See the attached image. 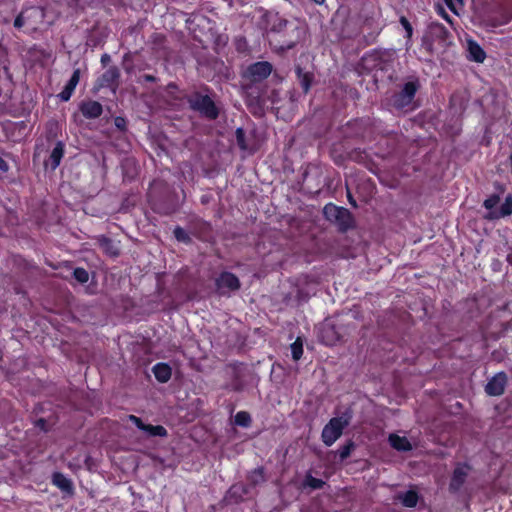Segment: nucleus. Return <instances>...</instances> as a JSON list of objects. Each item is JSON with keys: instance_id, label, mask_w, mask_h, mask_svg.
Instances as JSON below:
<instances>
[{"instance_id": "obj_1", "label": "nucleus", "mask_w": 512, "mask_h": 512, "mask_svg": "<svg viewBox=\"0 0 512 512\" xmlns=\"http://www.w3.org/2000/svg\"><path fill=\"white\" fill-rule=\"evenodd\" d=\"M45 19V10L40 6H29L21 10L14 20V27L24 28L25 32L32 33L41 28Z\"/></svg>"}, {"instance_id": "obj_2", "label": "nucleus", "mask_w": 512, "mask_h": 512, "mask_svg": "<svg viewBox=\"0 0 512 512\" xmlns=\"http://www.w3.org/2000/svg\"><path fill=\"white\" fill-rule=\"evenodd\" d=\"M497 188L499 193L490 195L483 202V206L488 210V213L484 216L487 220H496L512 214V195H507L502 205L498 207L500 194L504 192V189L500 184H497Z\"/></svg>"}, {"instance_id": "obj_3", "label": "nucleus", "mask_w": 512, "mask_h": 512, "mask_svg": "<svg viewBox=\"0 0 512 512\" xmlns=\"http://www.w3.org/2000/svg\"><path fill=\"white\" fill-rule=\"evenodd\" d=\"M306 33L305 26L297 20L289 21L285 29L284 37L280 43L274 45L275 50L286 51L294 48L304 37Z\"/></svg>"}, {"instance_id": "obj_4", "label": "nucleus", "mask_w": 512, "mask_h": 512, "mask_svg": "<svg viewBox=\"0 0 512 512\" xmlns=\"http://www.w3.org/2000/svg\"><path fill=\"white\" fill-rule=\"evenodd\" d=\"M187 102L192 110L199 112L208 119L214 120L219 115L214 101L208 95L194 92L188 96Z\"/></svg>"}, {"instance_id": "obj_5", "label": "nucleus", "mask_w": 512, "mask_h": 512, "mask_svg": "<svg viewBox=\"0 0 512 512\" xmlns=\"http://www.w3.org/2000/svg\"><path fill=\"white\" fill-rule=\"evenodd\" d=\"M323 214L328 221L335 223L342 232L353 226V217L350 211L344 207L329 203L324 206Z\"/></svg>"}, {"instance_id": "obj_6", "label": "nucleus", "mask_w": 512, "mask_h": 512, "mask_svg": "<svg viewBox=\"0 0 512 512\" xmlns=\"http://www.w3.org/2000/svg\"><path fill=\"white\" fill-rule=\"evenodd\" d=\"M419 88L420 83L417 79L406 82L402 89L393 95L391 99L393 107L398 110H403L409 107L412 104Z\"/></svg>"}, {"instance_id": "obj_7", "label": "nucleus", "mask_w": 512, "mask_h": 512, "mask_svg": "<svg viewBox=\"0 0 512 512\" xmlns=\"http://www.w3.org/2000/svg\"><path fill=\"white\" fill-rule=\"evenodd\" d=\"M266 22V30L269 37L270 44L274 47L275 44L281 42L278 39V35L282 33V30L287 28L289 20L284 19L278 13L268 12L264 15Z\"/></svg>"}, {"instance_id": "obj_8", "label": "nucleus", "mask_w": 512, "mask_h": 512, "mask_svg": "<svg viewBox=\"0 0 512 512\" xmlns=\"http://www.w3.org/2000/svg\"><path fill=\"white\" fill-rule=\"evenodd\" d=\"M349 424V419L343 416L332 418L322 430V440L325 445L331 446L342 435L343 429Z\"/></svg>"}, {"instance_id": "obj_9", "label": "nucleus", "mask_w": 512, "mask_h": 512, "mask_svg": "<svg viewBox=\"0 0 512 512\" xmlns=\"http://www.w3.org/2000/svg\"><path fill=\"white\" fill-rule=\"evenodd\" d=\"M272 72V65L267 61L256 62L247 69V75L252 82L266 79Z\"/></svg>"}, {"instance_id": "obj_10", "label": "nucleus", "mask_w": 512, "mask_h": 512, "mask_svg": "<svg viewBox=\"0 0 512 512\" xmlns=\"http://www.w3.org/2000/svg\"><path fill=\"white\" fill-rule=\"evenodd\" d=\"M506 384L507 375L504 372H499L488 381L485 392L489 396H500L504 393Z\"/></svg>"}, {"instance_id": "obj_11", "label": "nucleus", "mask_w": 512, "mask_h": 512, "mask_svg": "<svg viewBox=\"0 0 512 512\" xmlns=\"http://www.w3.org/2000/svg\"><path fill=\"white\" fill-rule=\"evenodd\" d=\"M216 285L218 290L225 293L227 291L238 290L240 288V281L234 274L230 272H223L216 279Z\"/></svg>"}, {"instance_id": "obj_12", "label": "nucleus", "mask_w": 512, "mask_h": 512, "mask_svg": "<svg viewBox=\"0 0 512 512\" xmlns=\"http://www.w3.org/2000/svg\"><path fill=\"white\" fill-rule=\"evenodd\" d=\"M79 109L82 115L87 119H96L103 112L102 105L98 101L94 100L83 101L80 104Z\"/></svg>"}, {"instance_id": "obj_13", "label": "nucleus", "mask_w": 512, "mask_h": 512, "mask_svg": "<svg viewBox=\"0 0 512 512\" xmlns=\"http://www.w3.org/2000/svg\"><path fill=\"white\" fill-rule=\"evenodd\" d=\"M120 71L116 66L109 67L98 79L100 87H115L117 86Z\"/></svg>"}, {"instance_id": "obj_14", "label": "nucleus", "mask_w": 512, "mask_h": 512, "mask_svg": "<svg viewBox=\"0 0 512 512\" xmlns=\"http://www.w3.org/2000/svg\"><path fill=\"white\" fill-rule=\"evenodd\" d=\"M79 80L80 69H75L63 90L58 94V98L64 102L68 101L71 98L76 86L78 85Z\"/></svg>"}, {"instance_id": "obj_15", "label": "nucleus", "mask_w": 512, "mask_h": 512, "mask_svg": "<svg viewBox=\"0 0 512 512\" xmlns=\"http://www.w3.org/2000/svg\"><path fill=\"white\" fill-rule=\"evenodd\" d=\"M295 72L297 75V79L304 91V93H308L311 88V85L314 81V74L311 71L304 70L299 65L296 66Z\"/></svg>"}, {"instance_id": "obj_16", "label": "nucleus", "mask_w": 512, "mask_h": 512, "mask_svg": "<svg viewBox=\"0 0 512 512\" xmlns=\"http://www.w3.org/2000/svg\"><path fill=\"white\" fill-rule=\"evenodd\" d=\"M468 46V58L477 63H483L486 58V53L482 47L474 40L467 41Z\"/></svg>"}, {"instance_id": "obj_17", "label": "nucleus", "mask_w": 512, "mask_h": 512, "mask_svg": "<svg viewBox=\"0 0 512 512\" xmlns=\"http://www.w3.org/2000/svg\"><path fill=\"white\" fill-rule=\"evenodd\" d=\"M53 484L58 487L61 491L68 494H73L74 486L72 481L67 478L64 474L56 472L52 476Z\"/></svg>"}, {"instance_id": "obj_18", "label": "nucleus", "mask_w": 512, "mask_h": 512, "mask_svg": "<svg viewBox=\"0 0 512 512\" xmlns=\"http://www.w3.org/2000/svg\"><path fill=\"white\" fill-rule=\"evenodd\" d=\"M389 443L390 445L397 451L400 452H407L412 450V444L405 436H399L397 434H390L389 435Z\"/></svg>"}, {"instance_id": "obj_19", "label": "nucleus", "mask_w": 512, "mask_h": 512, "mask_svg": "<svg viewBox=\"0 0 512 512\" xmlns=\"http://www.w3.org/2000/svg\"><path fill=\"white\" fill-rule=\"evenodd\" d=\"M468 470H469L468 466H465V465L457 466L455 468L451 482H450V488L452 490L456 491L462 486V484L464 483V481L467 477Z\"/></svg>"}, {"instance_id": "obj_20", "label": "nucleus", "mask_w": 512, "mask_h": 512, "mask_svg": "<svg viewBox=\"0 0 512 512\" xmlns=\"http://www.w3.org/2000/svg\"><path fill=\"white\" fill-rule=\"evenodd\" d=\"M152 370L155 378L161 383H166L171 378L172 371L166 363H157Z\"/></svg>"}, {"instance_id": "obj_21", "label": "nucleus", "mask_w": 512, "mask_h": 512, "mask_svg": "<svg viewBox=\"0 0 512 512\" xmlns=\"http://www.w3.org/2000/svg\"><path fill=\"white\" fill-rule=\"evenodd\" d=\"M97 242H98L100 248L107 254L112 255V256L119 255V249H118L117 245L110 238H108L104 235H100L97 237Z\"/></svg>"}, {"instance_id": "obj_22", "label": "nucleus", "mask_w": 512, "mask_h": 512, "mask_svg": "<svg viewBox=\"0 0 512 512\" xmlns=\"http://www.w3.org/2000/svg\"><path fill=\"white\" fill-rule=\"evenodd\" d=\"M64 154V146L62 142H58L56 146L53 148L49 160L47 162V165H50L51 169L55 170L63 157Z\"/></svg>"}, {"instance_id": "obj_23", "label": "nucleus", "mask_w": 512, "mask_h": 512, "mask_svg": "<svg viewBox=\"0 0 512 512\" xmlns=\"http://www.w3.org/2000/svg\"><path fill=\"white\" fill-rule=\"evenodd\" d=\"M398 499L406 507H415L418 503V495L415 491L409 490L398 496Z\"/></svg>"}, {"instance_id": "obj_24", "label": "nucleus", "mask_w": 512, "mask_h": 512, "mask_svg": "<svg viewBox=\"0 0 512 512\" xmlns=\"http://www.w3.org/2000/svg\"><path fill=\"white\" fill-rule=\"evenodd\" d=\"M141 430L144 431L148 436L164 437L167 435V430L161 425L154 426L151 424H144Z\"/></svg>"}, {"instance_id": "obj_25", "label": "nucleus", "mask_w": 512, "mask_h": 512, "mask_svg": "<svg viewBox=\"0 0 512 512\" xmlns=\"http://www.w3.org/2000/svg\"><path fill=\"white\" fill-rule=\"evenodd\" d=\"M292 358L298 361L303 354V341L301 337H297L296 340L290 345Z\"/></svg>"}, {"instance_id": "obj_26", "label": "nucleus", "mask_w": 512, "mask_h": 512, "mask_svg": "<svg viewBox=\"0 0 512 512\" xmlns=\"http://www.w3.org/2000/svg\"><path fill=\"white\" fill-rule=\"evenodd\" d=\"M235 423L242 427H248L251 423V417L248 412L240 411L235 415Z\"/></svg>"}, {"instance_id": "obj_27", "label": "nucleus", "mask_w": 512, "mask_h": 512, "mask_svg": "<svg viewBox=\"0 0 512 512\" xmlns=\"http://www.w3.org/2000/svg\"><path fill=\"white\" fill-rule=\"evenodd\" d=\"M249 480L252 484L257 485L265 481L264 472L262 468L254 469L250 475Z\"/></svg>"}, {"instance_id": "obj_28", "label": "nucleus", "mask_w": 512, "mask_h": 512, "mask_svg": "<svg viewBox=\"0 0 512 512\" xmlns=\"http://www.w3.org/2000/svg\"><path fill=\"white\" fill-rule=\"evenodd\" d=\"M430 32L438 37L444 38L446 34L448 33L445 26L441 23H432L429 27Z\"/></svg>"}, {"instance_id": "obj_29", "label": "nucleus", "mask_w": 512, "mask_h": 512, "mask_svg": "<svg viewBox=\"0 0 512 512\" xmlns=\"http://www.w3.org/2000/svg\"><path fill=\"white\" fill-rule=\"evenodd\" d=\"M325 482L321 479L315 478L311 475L306 476L305 485L312 489H321Z\"/></svg>"}, {"instance_id": "obj_30", "label": "nucleus", "mask_w": 512, "mask_h": 512, "mask_svg": "<svg viewBox=\"0 0 512 512\" xmlns=\"http://www.w3.org/2000/svg\"><path fill=\"white\" fill-rule=\"evenodd\" d=\"M75 279L79 283H86L89 280V274L84 268H76L73 272Z\"/></svg>"}, {"instance_id": "obj_31", "label": "nucleus", "mask_w": 512, "mask_h": 512, "mask_svg": "<svg viewBox=\"0 0 512 512\" xmlns=\"http://www.w3.org/2000/svg\"><path fill=\"white\" fill-rule=\"evenodd\" d=\"M174 236L175 238L180 241V242H184V243H187L190 241V236L188 235V233L181 227H176L174 229Z\"/></svg>"}, {"instance_id": "obj_32", "label": "nucleus", "mask_w": 512, "mask_h": 512, "mask_svg": "<svg viewBox=\"0 0 512 512\" xmlns=\"http://www.w3.org/2000/svg\"><path fill=\"white\" fill-rule=\"evenodd\" d=\"M399 21H400V24L402 25V27L404 28V30L406 31V38L408 40H410L412 37V34H413L412 25L410 24L408 19L404 16H401Z\"/></svg>"}, {"instance_id": "obj_33", "label": "nucleus", "mask_w": 512, "mask_h": 512, "mask_svg": "<svg viewBox=\"0 0 512 512\" xmlns=\"http://www.w3.org/2000/svg\"><path fill=\"white\" fill-rule=\"evenodd\" d=\"M129 420L134 423L140 430L142 429V427L144 426V423L143 421L137 417V416H134V415H130L129 416Z\"/></svg>"}, {"instance_id": "obj_34", "label": "nucleus", "mask_w": 512, "mask_h": 512, "mask_svg": "<svg viewBox=\"0 0 512 512\" xmlns=\"http://www.w3.org/2000/svg\"><path fill=\"white\" fill-rule=\"evenodd\" d=\"M230 387L233 391H237V392L243 390V385L237 380L233 381L230 384Z\"/></svg>"}, {"instance_id": "obj_35", "label": "nucleus", "mask_w": 512, "mask_h": 512, "mask_svg": "<svg viewBox=\"0 0 512 512\" xmlns=\"http://www.w3.org/2000/svg\"><path fill=\"white\" fill-rule=\"evenodd\" d=\"M0 170L2 172H7L9 170L8 163L3 159V157L0 155Z\"/></svg>"}, {"instance_id": "obj_36", "label": "nucleus", "mask_w": 512, "mask_h": 512, "mask_svg": "<svg viewBox=\"0 0 512 512\" xmlns=\"http://www.w3.org/2000/svg\"><path fill=\"white\" fill-rule=\"evenodd\" d=\"M110 60H111V58H110V56H109L108 54H103V55L101 56V63H102L103 65L108 64V63L110 62Z\"/></svg>"}, {"instance_id": "obj_37", "label": "nucleus", "mask_w": 512, "mask_h": 512, "mask_svg": "<svg viewBox=\"0 0 512 512\" xmlns=\"http://www.w3.org/2000/svg\"><path fill=\"white\" fill-rule=\"evenodd\" d=\"M143 79L148 82H154L156 78L153 75L146 74L143 76Z\"/></svg>"}, {"instance_id": "obj_38", "label": "nucleus", "mask_w": 512, "mask_h": 512, "mask_svg": "<svg viewBox=\"0 0 512 512\" xmlns=\"http://www.w3.org/2000/svg\"><path fill=\"white\" fill-rule=\"evenodd\" d=\"M45 425H46L45 419L41 418L37 421V426L40 427L41 429H45Z\"/></svg>"}, {"instance_id": "obj_39", "label": "nucleus", "mask_w": 512, "mask_h": 512, "mask_svg": "<svg viewBox=\"0 0 512 512\" xmlns=\"http://www.w3.org/2000/svg\"><path fill=\"white\" fill-rule=\"evenodd\" d=\"M350 453V448L349 447H344L343 451L341 452V458H345L349 455Z\"/></svg>"}, {"instance_id": "obj_40", "label": "nucleus", "mask_w": 512, "mask_h": 512, "mask_svg": "<svg viewBox=\"0 0 512 512\" xmlns=\"http://www.w3.org/2000/svg\"><path fill=\"white\" fill-rule=\"evenodd\" d=\"M242 136H243L242 129H237V139H238L239 143L241 142Z\"/></svg>"}, {"instance_id": "obj_41", "label": "nucleus", "mask_w": 512, "mask_h": 512, "mask_svg": "<svg viewBox=\"0 0 512 512\" xmlns=\"http://www.w3.org/2000/svg\"><path fill=\"white\" fill-rule=\"evenodd\" d=\"M348 200H349L351 205H353L354 207L357 206L355 200L353 199V197L351 196L350 193H348Z\"/></svg>"}, {"instance_id": "obj_42", "label": "nucleus", "mask_w": 512, "mask_h": 512, "mask_svg": "<svg viewBox=\"0 0 512 512\" xmlns=\"http://www.w3.org/2000/svg\"><path fill=\"white\" fill-rule=\"evenodd\" d=\"M115 122H116V126H117V127H121V124L124 122V120H123V119H121V118H117V119L115 120Z\"/></svg>"}, {"instance_id": "obj_43", "label": "nucleus", "mask_w": 512, "mask_h": 512, "mask_svg": "<svg viewBox=\"0 0 512 512\" xmlns=\"http://www.w3.org/2000/svg\"><path fill=\"white\" fill-rule=\"evenodd\" d=\"M316 4L321 5L325 2V0H313Z\"/></svg>"}, {"instance_id": "obj_44", "label": "nucleus", "mask_w": 512, "mask_h": 512, "mask_svg": "<svg viewBox=\"0 0 512 512\" xmlns=\"http://www.w3.org/2000/svg\"><path fill=\"white\" fill-rule=\"evenodd\" d=\"M285 30H282V33L278 35V39H282L284 37Z\"/></svg>"}, {"instance_id": "obj_45", "label": "nucleus", "mask_w": 512, "mask_h": 512, "mask_svg": "<svg viewBox=\"0 0 512 512\" xmlns=\"http://www.w3.org/2000/svg\"><path fill=\"white\" fill-rule=\"evenodd\" d=\"M507 260L512 264V254H509V255L507 256Z\"/></svg>"}, {"instance_id": "obj_46", "label": "nucleus", "mask_w": 512, "mask_h": 512, "mask_svg": "<svg viewBox=\"0 0 512 512\" xmlns=\"http://www.w3.org/2000/svg\"><path fill=\"white\" fill-rule=\"evenodd\" d=\"M509 20H511V17H508V19L505 20V23H508Z\"/></svg>"}, {"instance_id": "obj_47", "label": "nucleus", "mask_w": 512, "mask_h": 512, "mask_svg": "<svg viewBox=\"0 0 512 512\" xmlns=\"http://www.w3.org/2000/svg\"><path fill=\"white\" fill-rule=\"evenodd\" d=\"M509 20H511V17H508V19L505 20V23H508Z\"/></svg>"}, {"instance_id": "obj_48", "label": "nucleus", "mask_w": 512, "mask_h": 512, "mask_svg": "<svg viewBox=\"0 0 512 512\" xmlns=\"http://www.w3.org/2000/svg\"><path fill=\"white\" fill-rule=\"evenodd\" d=\"M509 20H511V17H508V19L505 20V23H508Z\"/></svg>"}]
</instances>
